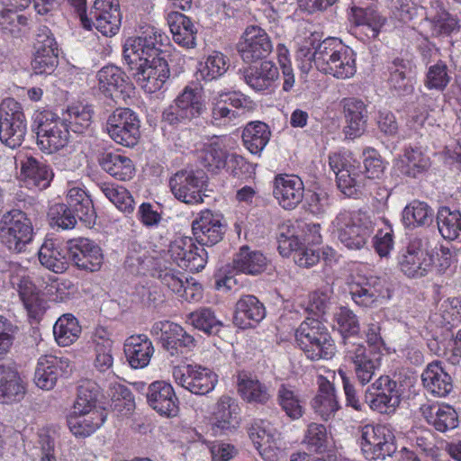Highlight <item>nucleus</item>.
<instances>
[{"label": "nucleus", "mask_w": 461, "mask_h": 461, "mask_svg": "<svg viewBox=\"0 0 461 461\" xmlns=\"http://www.w3.org/2000/svg\"><path fill=\"white\" fill-rule=\"evenodd\" d=\"M168 37L158 28L149 25L137 37L126 40L123 59L137 84L148 93L161 89L170 71L166 60L164 47Z\"/></svg>", "instance_id": "1"}, {"label": "nucleus", "mask_w": 461, "mask_h": 461, "mask_svg": "<svg viewBox=\"0 0 461 461\" xmlns=\"http://www.w3.org/2000/svg\"><path fill=\"white\" fill-rule=\"evenodd\" d=\"M206 110L203 88L198 83H190L162 113V122L174 128L185 126L199 118Z\"/></svg>", "instance_id": "2"}, {"label": "nucleus", "mask_w": 461, "mask_h": 461, "mask_svg": "<svg viewBox=\"0 0 461 461\" xmlns=\"http://www.w3.org/2000/svg\"><path fill=\"white\" fill-rule=\"evenodd\" d=\"M32 120V131L36 134L41 150L50 154L67 146L69 140L68 124L57 114L50 110H37Z\"/></svg>", "instance_id": "3"}, {"label": "nucleus", "mask_w": 461, "mask_h": 461, "mask_svg": "<svg viewBox=\"0 0 461 461\" xmlns=\"http://www.w3.org/2000/svg\"><path fill=\"white\" fill-rule=\"evenodd\" d=\"M295 339L307 358L316 361L330 359L336 346L327 328L320 321L307 318L295 331Z\"/></svg>", "instance_id": "4"}, {"label": "nucleus", "mask_w": 461, "mask_h": 461, "mask_svg": "<svg viewBox=\"0 0 461 461\" xmlns=\"http://www.w3.org/2000/svg\"><path fill=\"white\" fill-rule=\"evenodd\" d=\"M339 240L348 249H361L374 230L370 215L363 210L340 212L332 221Z\"/></svg>", "instance_id": "5"}, {"label": "nucleus", "mask_w": 461, "mask_h": 461, "mask_svg": "<svg viewBox=\"0 0 461 461\" xmlns=\"http://www.w3.org/2000/svg\"><path fill=\"white\" fill-rule=\"evenodd\" d=\"M27 132V120L22 104L14 98L0 104V140L6 147H20Z\"/></svg>", "instance_id": "6"}, {"label": "nucleus", "mask_w": 461, "mask_h": 461, "mask_svg": "<svg viewBox=\"0 0 461 461\" xmlns=\"http://www.w3.org/2000/svg\"><path fill=\"white\" fill-rule=\"evenodd\" d=\"M33 237V229L26 213L12 210L0 221V241L9 250L21 253L25 250Z\"/></svg>", "instance_id": "7"}, {"label": "nucleus", "mask_w": 461, "mask_h": 461, "mask_svg": "<svg viewBox=\"0 0 461 461\" xmlns=\"http://www.w3.org/2000/svg\"><path fill=\"white\" fill-rule=\"evenodd\" d=\"M427 238L414 237L399 251L397 266L407 277L420 278L431 270L433 258L427 249Z\"/></svg>", "instance_id": "8"}, {"label": "nucleus", "mask_w": 461, "mask_h": 461, "mask_svg": "<svg viewBox=\"0 0 461 461\" xmlns=\"http://www.w3.org/2000/svg\"><path fill=\"white\" fill-rule=\"evenodd\" d=\"M360 447L368 460L384 459L396 451L394 435L384 425L366 424L360 429Z\"/></svg>", "instance_id": "9"}, {"label": "nucleus", "mask_w": 461, "mask_h": 461, "mask_svg": "<svg viewBox=\"0 0 461 461\" xmlns=\"http://www.w3.org/2000/svg\"><path fill=\"white\" fill-rule=\"evenodd\" d=\"M100 95L114 104L126 103L134 93L133 84L120 68L108 65L96 74Z\"/></svg>", "instance_id": "10"}, {"label": "nucleus", "mask_w": 461, "mask_h": 461, "mask_svg": "<svg viewBox=\"0 0 461 461\" xmlns=\"http://www.w3.org/2000/svg\"><path fill=\"white\" fill-rule=\"evenodd\" d=\"M138 115L129 108H117L109 115L106 131L110 138L124 147L135 146L140 137Z\"/></svg>", "instance_id": "11"}, {"label": "nucleus", "mask_w": 461, "mask_h": 461, "mask_svg": "<svg viewBox=\"0 0 461 461\" xmlns=\"http://www.w3.org/2000/svg\"><path fill=\"white\" fill-rule=\"evenodd\" d=\"M401 395L397 382L387 375H381L367 387L365 398L371 410L381 414H392L401 402Z\"/></svg>", "instance_id": "12"}, {"label": "nucleus", "mask_w": 461, "mask_h": 461, "mask_svg": "<svg viewBox=\"0 0 461 461\" xmlns=\"http://www.w3.org/2000/svg\"><path fill=\"white\" fill-rule=\"evenodd\" d=\"M206 176L203 170H180L169 180L174 196L187 204H198L203 202Z\"/></svg>", "instance_id": "13"}, {"label": "nucleus", "mask_w": 461, "mask_h": 461, "mask_svg": "<svg viewBox=\"0 0 461 461\" xmlns=\"http://www.w3.org/2000/svg\"><path fill=\"white\" fill-rule=\"evenodd\" d=\"M191 237H180L172 241L167 250L176 264L190 272L203 270L207 262V252L203 247H197Z\"/></svg>", "instance_id": "14"}, {"label": "nucleus", "mask_w": 461, "mask_h": 461, "mask_svg": "<svg viewBox=\"0 0 461 461\" xmlns=\"http://www.w3.org/2000/svg\"><path fill=\"white\" fill-rule=\"evenodd\" d=\"M173 376L177 384L197 395L212 391L218 381L217 375L212 370L193 365L175 367Z\"/></svg>", "instance_id": "15"}, {"label": "nucleus", "mask_w": 461, "mask_h": 461, "mask_svg": "<svg viewBox=\"0 0 461 461\" xmlns=\"http://www.w3.org/2000/svg\"><path fill=\"white\" fill-rule=\"evenodd\" d=\"M227 230L224 217L211 210L202 211L192 222V233L194 240L203 246L219 243Z\"/></svg>", "instance_id": "16"}, {"label": "nucleus", "mask_w": 461, "mask_h": 461, "mask_svg": "<svg viewBox=\"0 0 461 461\" xmlns=\"http://www.w3.org/2000/svg\"><path fill=\"white\" fill-rule=\"evenodd\" d=\"M150 333L171 356L178 354L182 348L191 349L195 346L192 335L179 324L169 321H156Z\"/></svg>", "instance_id": "17"}, {"label": "nucleus", "mask_w": 461, "mask_h": 461, "mask_svg": "<svg viewBox=\"0 0 461 461\" xmlns=\"http://www.w3.org/2000/svg\"><path fill=\"white\" fill-rule=\"evenodd\" d=\"M238 51L246 63L267 58L273 50L270 37L262 28L248 26L238 43Z\"/></svg>", "instance_id": "18"}, {"label": "nucleus", "mask_w": 461, "mask_h": 461, "mask_svg": "<svg viewBox=\"0 0 461 461\" xmlns=\"http://www.w3.org/2000/svg\"><path fill=\"white\" fill-rule=\"evenodd\" d=\"M346 357L354 365L357 380L361 385L367 384L381 366L380 353L367 349L363 344L352 343L345 349Z\"/></svg>", "instance_id": "19"}, {"label": "nucleus", "mask_w": 461, "mask_h": 461, "mask_svg": "<svg viewBox=\"0 0 461 461\" xmlns=\"http://www.w3.org/2000/svg\"><path fill=\"white\" fill-rule=\"evenodd\" d=\"M67 250L74 265L81 270L98 271L104 261L101 248L86 238H77L68 241Z\"/></svg>", "instance_id": "20"}, {"label": "nucleus", "mask_w": 461, "mask_h": 461, "mask_svg": "<svg viewBox=\"0 0 461 461\" xmlns=\"http://www.w3.org/2000/svg\"><path fill=\"white\" fill-rule=\"evenodd\" d=\"M88 19L91 29L95 27L104 36L115 35L122 21L119 0H95Z\"/></svg>", "instance_id": "21"}, {"label": "nucleus", "mask_w": 461, "mask_h": 461, "mask_svg": "<svg viewBox=\"0 0 461 461\" xmlns=\"http://www.w3.org/2000/svg\"><path fill=\"white\" fill-rule=\"evenodd\" d=\"M72 368L73 365L68 357L41 356L38 359L34 373L35 384L43 390H51L59 377L68 375Z\"/></svg>", "instance_id": "22"}, {"label": "nucleus", "mask_w": 461, "mask_h": 461, "mask_svg": "<svg viewBox=\"0 0 461 461\" xmlns=\"http://www.w3.org/2000/svg\"><path fill=\"white\" fill-rule=\"evenodd\" d=\"M345 44L338 38L329 37L313 47V51L306 46L298 50V57L314 64L316 68L326 74L331 64L336 61L338 55L344 49Z\"/></svg>", "instance_id": "23"}, {"label": "nucleus", "mask_w": 461, "mask_h": 461, "mask_svg": "<svg viewBox=\"0 0 461 461\" xmlns=\"http://www.w3.org/2000/svg\"><path fill=\"white\" fill-rule=\"evenodd\" d=\"M304 185L296 175L280 174L273 182V195L279 205L285 210H293L303 201Z\"/></svg>", "instance_id": "24"}, {"label": "nucleus", "mask_w": 461, "mask_h": 461, "mask_svg": "<svg viewBox=\"0 0 461 461\" xmlns=\"http://www.w3.org/2000/svg\"><path fill=\"white\" fill-rule=\"evenodd\" d=\"M147 402L161 416L175 417L178 413V399L172 385L165 381H155L149 385Z\"/></svg>", "instance_id": "25"}, {"label": "nucleus", "mask_w": 461, "mask_h": 461, "mask_svg": "<svg viewBox=\"0 0 461 461\" xmlns=\"http://www.w3.org/2000/svg\"><path fill=\"white\" fill-rule=\"evenodd\" d=\"M385 280L377 276L362 278L350 285L349 294L356 304L361 307H373L379 298L387 295Z\"/></svg>", "instance_id": "26"}, {"label": "nucleus", "mask_w": 461, "mask_h": 461, "mask_svg": "<svg viewBox=\"0 0 461 461\" xmlns=\"http://www.w3.org/2000/svg\"><path fill=\"white\" fill-rule=\"evenodd\" d=\"M432 37H447L459 31L458 20L450 14L439 0H432L425 12Z\"/></svg>", "instance_id": "27"}, {"label": "nucleus", "mask_w": 461, "mask_h": 461, "mask_svg": "<svg viewBox=\"0 0 461 461\" xmlns=\"http://www.w3.org/2000/svg\"><path fill=\"white\" fill-rule=\"evenodd\" d=\"M240 407L237 401L229 396H221L212 412V429L216 433H227L240 423Z\"/></svg>", "instance_id": "28"}, {"label": "nucleus", "mask_w": 461, "mask_h": 461, "mask_svg": "<svg viewBox=\"0 0 461 461\" xmlns=\"http://www.w3.org/2000/svg\"><path fill=\"white\" fill-rule=\"evenodd\" d=\"M266 316L264 304L254 295L241 296L236 303L233 322L240 329L254 327Z\"/></svg>", "instance_id": "29"}, {"label": "nucleus", "mask_w": 461, "mask_h": 461, "mask_svg": "<svg viewBox=\"0 0 461 461\" xmlns=\"http://www.w3.org/2000/svg\"><path fill=\"white\" fill-rule=\"evenodd\" d=\"M278 78V68L269 60L262 61L258 66H250L243 71L245 83L256 92L271 90Z\"/></svg>", "instance_id": "30"}, {"label": "nucleus", "mask_w": 461, "mask_h": 461, "mask_svg": "<svg viewBox=\"0 0 461 461\" xmlns=\"http://www.w3.org/2000/svg\"><path fill=\"white\" fill-rule=\"evenodd\" d=\"M346 126L344 133L347 138L360 137L366 128L367 110L363 101L357 98H347L343 101Z\"/></svg>", "instance_id": "31"}, {"label": "nucleus", "mask_w": 461, "mask_h": 461, "mask_svg": "<svg viewBox=\"0 0 461 461\" xmlns=\"http://www.w3.org/2000/svg\"><path fill=\"white\" fill-rule=\"evenodd\" d=\"M423 386L431 394L445 397L453 390V380L440 361L429 363L421 375Z\"/></svg>", "instance_id": "32"}, {"label": "nucleus", "mask_w": 461, "mask_h": 461, "mask_svg": "<svg viewBox=\"0 0 461 461\" xmlns=\"http://www.w3.org/2000/svg\"><path fill=\"white\" fill-rule=\"evenodd\" d=\"M124 353L132 368H143L149 365L154 347L147 335H132L124 343Z\"/></svg>", "instance_id": "33"}, {"label": "nucleus", "mask_w": 461, "mask_h": 461, "mask_svg": "<svg viewBox=\"0 0 461 461\" xmlns=\"http://www.w3.org/2000/svg\"><path fill=\"white\" fill-rule=\"evenodd\" d=\"M21 176L29 188L40 190L47 188L53 177V173L45 163L32 157L21 160Z\"/></svg>", "instance_id": "34"}, {"label": "nucleus", "mask_w": 461, "mask_h": 461, "mask_svg": "<svg viewBox=\"0 0 461 461\" xmlns=\"http://www.w3.org/2000/svg\"><path fill=\"white\" fill-rule=\"evenodd\" d=\"M85 412L74 413L72 411L68 422L70 431L77 437H87L99 429L107 418L105 410H85Z\"/></svg>", "instance_id": "35"}, {"label": "nucleus", "mask_w": 461, "mask_h": 461, "mask_svg": "<svg viewBox=\"0 0 461 461\" xmlns=\"http://www.w3.org/2000/svg\"><path fill=\"white\" fill-rule=\"evenodd\" d=\"M167 21L176 43L187 49L196 46L197 30L189 17L178 12H171Z\"/></svg>", "instance_id": "36"}, {"label": "nucleus", "mask_w": 461, "mask_h": 461, "mask_svg": "<svg viewBox=\"0 0 461 461\" xmlns=\"http://www.w3.org/2000/svg\"><path fill=\"white\" fill-rule=\"evenodd\" d=\"M314 412L323 420L334 418L340 406L338 402L334 385L328 380H322L319 384L318 393L312 401Z\"/></svg>", "instance_id": "37"}, {"label": "nucleus", "mask_w": 461, "mask_h": 461, "mask_svg": "<svg viewBox=\"0 0 461 461\" xmlns=\"http://www.w3.org/2000/svg\"><path fill=\"white\" fill-rule=\"evenodd\" d=\"M98 162L103 170L118 180L128 181L135 175L132 160L124 155L104 152L100 154Z\"/></svg>", "instance_id": "38"}, {"label": "nucleus", "mask_w": 461, "mask_h": 461, "mask_svg": "<svg viewBox=\"0 0 461 461\" xmlns=\"http://www.w3.org/2000/svg\"><path fill=\"white\" fill-rule=\"evenodd\" d=\"M24 393L25 387L17 371L0 365V402L10 403L20 401Z\"/></svg>", "instance_id": "39"}, {"label": "nucleus", "mask_w": 461, "mask_h": 461, "mask_svg": "<svg viewBox=\"0 0 461 461\" xmlns=\"http://www.w3.org/2000/svg\"><path fill=\"white\" fill-rule=\"evenodd\" d=\"M38 255L41 264L54 273H63L68 268L65 250L58 240L47 239Z\"/></svg>", "instance_id": "40"}, {"label": "nucleus", "mask_w": 461, "mask_h": 461, "mask_svg": "<svg viewBox=\"0 0 461 461\" xmlns=\"http://www.w3.org/2000/svg\"><path fill=\"white\" fill-rule=\"evenodd\" d=\"M420 410L426 420L440 432H445L457 427V414L448 405H423Z\"/></svg>", "instance_id": "41"}, {"label": "nucleus", "mask_w": 461, "mask_h": 461, "mask_svg": "<svg viewBox=\"0 0 461 461\" xmlns=\"http://www.w3.org/2000/svg\"><path fill=\"white\" fill-rule=\"evenodd\" d=\"M271 132L267 123L251 122L246 125L242 132V140L248 150L259 155L270 140Z\"/></svg>", "instance_id": "42"}, {"label": "nucleus", "mask_w": 461, "mask_h": 461, "mask_svg": "<svg viewBox=\"0 0 461 461\" xmlns=\"http://www.w3.org/2000/svg\"><path fill=\"white\" fill-rule=\"evenodd\" d=\"M233 268L248 275L262 273L267 267V258L259 251L242 246L233 258Z\"/></svg>", "instance_id": "43"}, {"label": "nucleus", "mask_w": 461, "mask_h": 461, "mask_svg": "<svg viewBox=\"0 0 461 461\" xmlns=\"http://www.w3.org/2000/svg\"><path fill=\"white\" fill-rule=\"evenodd\" d=\"M437 225L440 235L448 240L461 242V212L441 206L437 212Z\"/></svg>", "instance_id": "44"}, {"label": "nucleus", "mask_w": 461, "mask_h": 461, "mask_svg": "<svg viewBox=\"0 0 461 461\" xmlns=\"http://www.w3.org/2000/svg\"><path fill=\"white\" fill-rule=\"evenodd\" d=\"M430 166V160L419 148H408L397 162L399 171L407 176L417 177Z\"/></svg>", "instance_id": "45"}, {"label": "nucleus", "mask_w": 461, "mask_h": 461, "mask_svg": "<svg viewBox=\"0 0 461 461\" xmlns=\"http://www.w3.org/2000/svg\"><path fill=\"white\" fill-rule=\"evenodd\" d=\"M249 435L264 459L273 461L276 458V454L271 448L273 435L268 422L262 420L254 421L249 429Z\"/></svg>", "instance_id": "46"}, {"label": "nucleus", "mask_w": 461, "mask_h": 461, "mask_svg": "<svg viewBox=\"0 0 461 461\" xmlns=\"http://www.w3.org/2000/svg\"><path fill=\"white\" fill-rule=\"evenodd\" d=\"M78 219L90 224L95 218V211L90 196L80 187H72L67 194V204Z\"/></svg>", "instance_id": "47"}, {"label": "nucleus", "mask_w": 461, "mask_h": 461, "mask_svg": "<svg viewBox=\"0 0 461 461\" xmlns=\"http://www.w3.org/2000/svg\"><path fill=\"white\" fill-rule=\"evenodd\" d=\"M433 220V211L425 202L413 200L407 204L402 213V221L405 227L414 229L429 226Z\"/></svg>", "instance_id": "48"}, {"label": "nucleus", "mask_w": 461, "mask_h": 461, "mask_svg": "<svg viewBox=\"0 0 461 461\" xmlns=\"http://www.w3.org/2000/svg\"><path fill=\"white\" fill-rule=\"evenodd\" d=\"M278 405L291 420H299L304 413L303 401L291 384H282L277 390Z\"/></svg>", "instance_id": "49"}, {"label": "nucleus", "mask_w": 461, "mask_h": 461, "mask_svg": "<svg viewBox=\"0 0 461 461\" xmlns=\"http://www.w3.org/2000/svg\"><path fill=\"white\" fill-rule=\"evenodd\" d=\"M187 321L196 330L206 335H217L223 323L220 321L215 312L210 307H201L187 315Z\"/></svg>", "instance_id": "50"}, {"label": "nucleus", "mask_w": 461, "mask_h": 461, "mask_svg": "<svg viewBox=\"0 0 461 461\" xmlns=\"http://www.w3.org/2000/svg\"><path fill=\"white\" fill-rule=\"evenodd\" d=\"M303 442L309 450L316 453H325L333 447V438L328 432L326 426L315 422L308 425Z\"/></svg>", "instance_id": "51"}, {"label": "nucleus", "mask_w": 461, "mask_h": 461, "mask_svg": "<svg viewBox=\"0 0 461 461\" xmlns=\"http://www.w3.org/2000/svg\"><path fill=\"white\" fill-rule=\"evenodd\" d=\"M228 152L218 140L204 144L198 154L200 164L208 171L216 172L227 164Z\"/></svg>", "instance_id": "52"}, {"label": "nucleus", "mask_w": 461, "mask_h": 461, "mask_svg": "<svg viewBox=\"0 0 461 461\" xmlns=\"http://www.w3.org/2000/svg\"><path fill=\"white\" fill-rule=\"evenodd\" d=\"M81 333L78 321L70 313L63 314L54 324L53 334L57 343L67 347L74 343Z\"/></svg>", "instance_id": "53"}, {"label": "nucleus", "mask_w": 461, "mask_h": 461, "mask_svg": "<svg viewBox=\"0 0 461 461\" xmlns=\"http://www.w3.org/2000/svg\"><path fill=\"white\" fill-rule=\"evenodd\" d=\"M93 108L91 105L77 104H72L67 109V116L64 122H68L72 131L76 133H84L92 124Z\"/></svg>", "instance_id": "54"}, {"label": "nucleus", "mask_w": 461, "mask_h": 461, "mask_svg": "<svg viewBox=\"0 0 461 461\" xmlns=\"http://www.w3.org/2000/svg\"><path fill=\"white\" fill-rule=\"evenodd\" d=\"M334 327L340 333L346 348L349 347L348 338L358 335L360 323L357 316L348 307H340L334 313Z\"/></svg>", "instance_id": "55"}, {"label": "nucleus", "mask_w": 461, "mask_h": 461, "mask_svg": "<svg viewBox=\"0 0 461 461\" xmlns=\"http://www.w3.org/2000/svg\"><path fill=\"white\" fill-rule=\"evenodd\" d=\"M338 188L348 197L357 195L365 186V174L359 166L342 170L336 176Z\"/></svg>", "instance_id": "56"}, {"label": "nucleus", "mask_w": 461, "mask_h": 461, "mask_svg": "<svg viewBox=\"0 0 461 461\" xmlns=\"http://www.w3.org/2000/svg\"><path fill=\"white\" fill-rule=\"evenodd\" d=\"M228 69L227 58L221 52L213 51L199 62L198 74L203 80L212 81L223 76Z\"/></svg>", "instance_id": "57"}, {"label": "nucleus", "mask_w": 461, "mask_h": 461, "mask_svg": "<svg viewBox=\"0 0 461 461\" xmlns=\"http://www.w3.org/2000/svg\"><path fill=\"white\" fill-rule=\"evenodd\" d=\"M100 386L92 380L81 382L77 390V397L74 403V413L85 412V410H103L96 407Z\"/></svg>", "instance_id": "58"}, {"label": "nucleus", "mask_w": 461, "mask_h": 461, "mask_svg": "<svg viewBox=\"0 0 461 461\" xmlns=\"http://www.w3.org/2000/svg\"><path fill=\"white\" fill-rule=\"evenodd\" d=\"M20 9L14 8L11 0H0V29L11 35L20 32V27L26 25L27 18L18 14Z\"/></svg>", "instance_id": "59"}, {"label": "nucleus", "mask_w": 461, "mask_h": 461, "mask_svg": "<svg viewBox=\"0 0 461 461\" xmlns=\"http://www.w3.org/2000/svg\"><path fill=\"white\" fill-rule=\"evenodd\" d=\"M357 71L356 55L348 46L344 47L338 59L334 61L327 71L326 75L332 76L338 79H347L352 77Z\"/></svg>", "instance_id": "60"}, {"label": "nucleus", "mask_w": 461, "mask_h": 461, "mask_svg": "<svg viewBox=\"0 0 461 461\" xmlns=\"http://www.w3.org/2000/svg\"><path fill=\"white\" fill-rule=\"evenodd\" d=\"M352 16L357 25L366 27L369 32L366 33L370 38H375L385 23V19L371 7L354 6L352 7Z\"/></svg>", "instance_id": "61"}, {"label": "nucleus", "mask_w": 461, "mask_h": 461, "mask_svg": "<svg viewBox=\"0 0 461 461\" xmlns=\"http://www.w3.org/2000/svg\"><path fill=\"white\" fill-rule=\"evenodd\" d=\"M450 81L451 76L447 65L443 60H438L428 68L424 86L429 90L443 92Z\"/></svg>", "instance_id": "62"}, {"label": "nucleus", "mask_w": 461, "mask_h": 461, "mask_svg": "<svg viewBox=\"0 0 461 461\" xmlns=\"http://www.w3.org/2000/svg\"><path fill=\"white\" fill-rule=\"evenodd\" d=\"M99 188L120 211L126 213L133 212L134 200L126 188L110 183H102Z\"/></svg>", "instance_id": "63"}, {"label": "nucleus", "mask_w": 461, "mask_h": 461, "mask_svg": "<svg viewBox=\"0 0 461 461\" xmlns=\"http://www.w3.org/2000/svg\"><path fill=\"white\" fill-rule=\"evenodd\" d=\"M239 392L245 401L253 403L266 404L271 398L266 384L250 378L240 381Z\"/></svg>", "instance_id": "64"}]
</instances>
